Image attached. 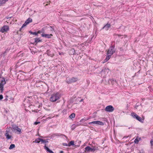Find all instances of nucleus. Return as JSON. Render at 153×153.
Segmentation results:
<instances>
[{"mask_svg": "<svg viewBox=\"0 0 153 153\" xmlns=\"http://www.w3.org/2000/svg\"><path fill=\"white\" fill-rule=\"evenodd\" d=\"M61 97L59 93L57 92L54 93L51 96L50 98V100L52 102H54L59 100Z\"/></svg>", "mask_w": 153, "mask_h": 153, "instance_id": "1", "label": "nucleus"}, {"mask_svg": "<svg viewBox=\"0 0 153 153\" xmlns=\"http://www.w3.org/2000/svg\"><path fill=\"white\" fill-rule=\"evenodd\" d=\"M78 80V78L76 77H73L72 78L68 77L66 78V81L68 83L71 84L76 82Z\"/></svg>", "mask_w": 153, "mask_h": 153, "instance_id": "2", "label": "nucleus"}, {"mask_svg": "<svg viewBox=\"0 0 153 153\" xmlns=\"http://www.w3.org/2000/svg\"><path fill=\"white\" fill-rule=\"evenodd\" d=\"M85 152H94L96 150H98V148L97 147L93 146L91 148L89 146H87L85 148Z\"/></svg>", "mask_w": 153, "mask_h": 153, "instance_id": "3", "label": "nucleus"}, {"mask_svg": "<svg viewBox=\"0 0 153 153\" xmlns=\"http://www.w3.org/2000/svg\"><path fill=\"white\" fill-rule=\"evenodd\" d=\"M114 45H111L109 48L107 52V54L112 55L115 52V49L114 48Z\"/></svg>", "mask_w": 153, "mask_h": 153, "instance_id": "4", "label": "nucleus"}, {"mask_svg": "<svg viewBox=\"0 0 153 153\" xmlns=\"http://www.w3.org/2000/svg\"><path fill=\"white\" fill-rule=\"evenodd\" d=\"M11 129L13 131H16L18 132L19 134H20L22 133L21 129L16 125H13L12 126Z\"/></svg>", "mask_w": 153, "mask_h": 153, "instance_id": "5", "label": "nucleus"}, {"mask_svg": "<svg viewBox=\"0 0 153 153\" xmlns=\"http://www.w3.org/2000/svg\"><path fill=\"white\" fill-rule=\"evenodd\" d=\"M105 110L107 112H112L114 111V108L112 105H109L105 107Z\"/></svg>", "mask_w": 153, "mask_h": 153, "instance_id": "6", "label": "nucleus"}, {"mask_svg": "<svg viewBox=\"0 0 153 153\" xmlns=\"http://www.w3.org/2000/svg\"><path fill=\"white\" fill-rule=\"evenodd\" d=\"M89 124H96L97 125H102L103 126L104 125V123L103 122L101 121H92L91 122H90L88 123Z\"/></svg>", "mask_w": 153, "mask_h": 153, "instance_id": "7", "label": "nucleus"}, {"mask_svg": "<svg viewBox=\"0 0 153 153\" xmlns=\"http://www.w3.org/2000/svg\"><path fill=\"white\" fill-rule=\"evenodd\" d=\"M9 30V27L8 26L4 25L1 28L0 31L2 33L7 32Z\"/></svg>", "mask_w": 153, "mask_h": 153, "instance_id": "8", "label": "nucleus"}, {"mask_svg": "<svg viewBox=\"0 0 153 153\" xmlns=\"http://www.w3.org/2000/svg\"><path fill=\"white\" fill-rule=\"evenodd\" d=\"M64 136L65 137H66V138L67 137L65 135L62 134H60V133L54 134L51 135V136L52 137H56V136Z\"/></svg>", "mask_w": 153, "mask_h": 153, "instance_id": "9", "label": "nucleus"}, {"mask_svg": "<svg viewBox=\"0 0 153 153\" xmlns=\"http://www.w3.org/2000/svg\"><path fill=\"white\" fill-rule=\"evenodd\" d=\"M111 26V25L110 24L108 23L107 24L105 25L101 29H105L106 30H107Z\"/></svg>", "mask_w": 153, "mask_h": 153, "instance_id": "10", "label": "nucleus"}, {"mask_svg": "<svg viewBox=\"0 0 153 153\" xmlns=\"http://www.w3.org/2000/svg\"><path fill=\"white\" fill-rule=\"evenodd\" d=\"M41 36L42 37H45L49 39L51 38V36H52V35L51 34H44V33H42L41 34Z\"/></svg>", "mask_w": 153, "mask_h": 153, "instance_id": "11", "label": "nucleus"}, {"mask_svg": "<svg viewBox=\"0 0 153 153\" xmlns=\"http://www.w3.org/2000/svg\"><path fill=\"white\" fill-rule=\"evenodd\" d=\"M108 82L109 84H111L112 85L115 84L116 83H117L116 81L115 80H114L113 79H111L108 80Z\"/></svg>", "mask_w": 153, "mask_h": 153, "instance_id": "12", "label": "nucleus"}, {"mask_svg": "<svg viewBox=\"0 0 153 153\" xmlns=\"http://www.w3.org/2000/svg\"><path fill=\"white\" fill-rule=\"evenodd\" d=\"M74 141L72 140L71 141L68 143V145L69 147H70L72 145L74 147H76V146L77 147L79 146L75 145L74 144Z\"/></svg>", "mask_w": 153, "mask_h": 153, "instance_id": "13", "label": "nucleus"}, {"mask_svg": "<svg viewBox=\"0 0 153 153\" xmlns=\"http://www.w3.org/2000/svg\"><path fill=\"white\" fill-rule=\"evenodd\" d=\"M44 148L47 151V152L50 153H54V152L51 150L48 147L46 146V144H45V146H44Z\"/></svg>", "mask_w": 153, "mask_h": 153, "instance_id": "14", "label": "nucleus"}, {"mask_svg": "<svg viewBox=\"0 0 153 153\" xmlns=\"http://www.w3.org/2000/svg\"><path fill=\"white\" fill-rule=\"evenodd\" d=\"M47 53L48 56L51 57H53L54 55V54L52 53H51V51L49 50H47Z\"/></svg>", "mask_w": 153, "mask_h": 153, "instance_id": "15", "label": "nucleus"}, {"mask_svg": "<svg viewBox=\"0 0 153 153\" xmlns=\"http://www.w3.org/2000/svg\"><path fill=\"white\" fill-rule=\"evenodd\" d=\"M136 119L142 123H143V122L144 120H143L142 118L138 115L137 116V117L136 118Z\"/></svg>", "mask_w": 153, "mask_h": 153, "instance_id": "16", "label": "nucleus"}, {"mask_svg": "<svg viewBox=\"0 0 153 153\" xmlns=\"http://www.w3.org/2000/svg\"><path fill=\"white\" fill-rule=\"evenodd\" d=\"M35 43H37L39 42H42V40L40 39L39 38H36L35 39Z\"/></svg>", "mask_w": 153, "mask_h": 153, "instance_id": "17", "label": "nucleus"}, {"mask_svg": "<svg viewBox=\"0 0 153 153\" xmlns=\"http://www.w3.org/2000/svg\"><path fill=\"white\" fill-rule=\"evenodd\" d=\"M5 136H6V138L7 139V140H9V139H11V136L9 135V134H8V132H6L5 134Z\"/></svg>", "mask_w": 153, "mask_h": 153, "instance_id": "18", "label": "nucleus"}, {"mask_svg": "<svg viewBox=\"0 0 153 153\" xmlns=\"http://www.w3.org/2000/svg\"><path fill=\"white\" fill-rule=\"evenodd\" d=\"M32 22V19L30 18H28L26 21H25V22L28 24H29L30 22Z\"/></svg>", "mask_w": 153, "mask_h": 153, "instance_id": "19", "label": "nucleus"}, {"mask_svg": "<svg viewBox=\"0 0 153 153\" xmlns=\"http://www.w3.org/2000/svg\"><path fill=\"white\" fill-rule=\"evenodd\" d=\"M41 139L39 138H38L35 139V141L33 142V143H39L40 141H41Z\"/></svg>", "mask_w": 153, "mask_h": 153, "instance_id": "20", "label": "nucleus"}, {"mask_svg": "<svg viewBox=\"0 0 153 153\" xmlns=\"http://www.w3.org/2000/svg\"><path fill=\"white\" fill-rule=\"evenodd\" d=\"M48 139H47L46 140L45 139H41V142L43 143H45V144H46V143H47L48 142Z\"/></svg>", "mask_w": 153, "mask_h": 153, "instance_id": "21", "label": "nucleus"}, {"mask_svg": "<svg viewBox=\"0 0 153 153\" xmlns=\"http://www.w3.org/2000/svg\"><path fill=\"white\" fill-rule=\"evenodd\" d=\"M131 116L134 118L136 119V118L137 117V116H138V115L137 114H136L134 113V112L132 113H131Z\"/></svg>", "mask_w": 153, "mask_h": 153, "instance_id": "22", "label": "nucleus"}, {"mask_svg": "<svg viewBox=\"0 0 153 153\" xmlns=\"http://www.w3.org/2000/svg\"><path fill=\"white\" fill-rule=\"evenodd\" d=\"M0 83H2V84L4 85L6 83V81H5V79L3 77L2 78V79L1 81V82Z\"/></svg>", "mask_w": 153, "mask_h": 153, "instance_id": "23", "label": "nucleus"}, {"mask_svg": "<svg viewBox=\"0 0 153 153\" xmlns=\"http://www.w3.org/2000/svg\"><path fill=\"white\" fill-rule=\"evenodd\" d=\"M4 85L2 84V83H0V90L1 91V92L3 90Z\"/></svg>", "mask_w": 153, "mask_h": 153, "instance_id": "24", "label": "nucleus"}, {"mask_svg": "<svg viewBox=\"0 0 153 153\" xmlns=\"http://www.w3.org/2000/svg\"><path fill=\"white\" fill-rule=\"evenodd\" d=\"M15 146L14 144H11L10 146L9 147V149H11L14 148H15Z\"/></svg>", "mask_w": 153, "mask_h": 153, "instance_id": "25", "label": "nucleus"}, {"mask_svg": "<svg viewBox=\"0 0 153 153\" xmlns=\"http://www.w3.org/2000/svg\"><path fill=\"white\" fill-rule=\"evenodd\" d=\"M29 33H30L31 34H32L33 35H37V32H32L31 31H29Z\"/></svg>", "mask_w": 153, "mask_h": 153, "instance_id": "26", "label": "nucleus"}, {"mask_svg": "<svg viewBox=\"0 0 153 153\" xmlns=\"http://www.w3.org/2000/svg\"><path fill=\"white\" fill-rule=\"evenodd\" d=\"M108 55L107 56L106 59V61H108L110 59L111 56V55L110 54H108Z\"/></svg>", "mask_w": 153, "mask_h": 153, "instance_id": "27", "label": "nucleus"}, {"mask_svg": "<svg viewBox=\"0 0 153 153\" xmlns=\"http://www.w3.org/2000/svg\"><path fill=\"white\" fill-rule=\"evenodd\" d=\"M75 114L74 113H72L70 116V117L71 118H74L75 117Z\"/></svg>", "mask_w": 153, "mask_h": 153, "instance_id": "28", "label": "nucleus"}, {"mask_svg": "<svg viewBox=\"0 0 153 153\" xmlns=\"http://www.w3.org/2000/svg\"><path fill=\"white\" fill-rule=\"evenodd\" d=\"M50 27L51 28V31H54V28H53V26H49L48 27V28H50Z\"/></svg>", "mask_w": 153, "mask_h": 153, "instance_id": "29", "label": "nucleus"}, {"mask_svg": "<svg viewBox=\"0 0 153 153\" xmlns=\"http://www.w3.org/2000/svg\"><path fill=\"white\" fill-rule=\"evenodd\" d=\"M139 140H138V139H137V138H136L134 141V143H138V142H139Z\"/></svg>", "mask_w": 153, "mask_h": 153, "instance_id": "30", "label": "nucleus"}, {"mask_svg": "<svg viewBox=\"0 0 153 153\" xmlns=\"http://www.w3.org/2000/svg\"><path fill=\"white\" fill-rule=\"evenodd\" d=\"M62 145L64 146H69L68 145V144L65 143H63L62 144Z\"/></svg>", "mask_w": 153, "mask_h": 153, "instance_id": "31", "label": "nucleus"}, {"mask_svg": "<svg viewBox=\"0 0 153 153\" xmlns=\"http://www.w3.org/2000/svg\"><path fill=\"white\" fill-rule=\"evenodd\" d=\"M6 1V0H3L1 1V2H2V4H4L6 3V1Z\"/></svg>", "mask_w": 153, "mask_h": 153, "instance_id": "32", "label": "nucleus"}, {"mask_svg": "<svg viewBox=\"0 0 153 153\" xmlns=\"http://www.w3.org/2000/svg\"><path fill=\"white\" fill-rule=\"evenodd\" d=\"M27 25V24H26L25 22L24 23V24L22 25V28H23L26 25Z\"/></svg>", "mask_w": 153, "mask_h": 153, "instance_id": "33", "label": "nucleus"}, {"mask_svg": "<svg viewBox=\"0 0 153 153\" xmlns=\"http://www.w3.org/2000/svg\"><path fill=\"white\" fill-rule=\"evenodd\" d=\"M10 15H9L7 17V19H10L12 17V16Z\"/></svg>", "mask_w": 153, "mask_h": 153, "instance_id": "34", "label": "nucleus"}, {"mask_svg": "<svg viewBox=\"0 0 153 153\" xmlns=\"http://www.w3.org/2000/svg\"><path fill=\"white\" fill-rule=\"evenodd\" d=\"M39 123H40V122H35L34 123V124L35 125H36L39 124Z\"/></svg>", "mask_w": 153, "mask_h": 153, "instance_id": "35", "label": "nucleus"}, {"mask_svg": "<svg viewBox=\"0 0 153 153\" xmlns=\"http://www.w3.org/2000/svg\"><path fill=\"white\" fill-rule=\"evenodd\" d=\"M3 98V96L2 94L0 95V100L2 99Z\"/></svg>", "mask_w": 153, "mask_h": 153, "instance_id": "36", "label": "nucleus"}, {"mask_svg": "<svg viewBox=\"0 0 153 153\" xmlns=\"http://www.w3.org/2000/svg\"><path fill=\"white\" fill-rule=\"evenodd\" d=\"M120 51H123V49L122 47H121L120 48Z\"/></svg>", "mask_w": 153, "mask_h": 153, "instance_id": "37", "label": "nucleus"}, {"mask_svg": "<svg viewBox=\"0 0 153 153\" xmlns=\"http://www.w3.org/2000/svg\"><path fill=\"white\" fill-rule=\"evenodd\" d=\"M73 100V99H70V100H69V101L70 102V103H73V102L72 101V100Z\"/></svg>", "mask_w": 153, "mask_h": 153, "instance_id": "38", "label": "nucleus"}, {"mask_svg": "<svg viewBox=\"0 0 153 153\" xmlns=\"http://www.w3.org/2000/svg\"><path fill=\"white\" fill-rule=\"evenodd\" d=\"M83 121H86V120H85V119H81V120H80V122H82Z\"/></svg>", "mask_w": 153, "mask_h": 153, "instance_id": "39", "label": "nucleus"}, {"mask_svg": "<svg viewBox=\"0 0 153 153\" xmlns=\"http://www.w3.org/2000/svg\"><path fill=\"white\" fill-rule=\"evenodd\" d=\"M42 32L41 31H40V30H39L37 32V35L38 33H40Z\"/></svg>", "mask_w": 153, "mask_h": 153, "instance_id": "40", "label": "nucleus"}, {"mask_svg": "<svg viewBox=\"0 0 153 153\" xmlns=\"http://www.w3.org/2000/svg\"><path fill=\"white\" fill-rule=\"evenodd\" d=\"M6 98L4 100L7 101L8 100V99L7 98L8 97V96H6Z\"/></svg>", "mask_w": 153, "mask_h": 153, "instance_id": "41", "label": "nucleus"}, {"mask_svg": "<svg viewBox=\"0 0 153 153\" xmlns=\"http://www.w3.org/2000/svg\"><path fill=\"white\" fill-rule=\"evenodd\" d=\"M108 61H106V59H105L104 60V62H103V63H105V62H107Z\"/></svg>", "mask_w": 153, "mask_h": 153, "instance_id": "42", "label": "nucleus"}, {"mask_svg": "<svg viewBox=\"0 0 153 153\" xmlns=\"http://www.w3.org/2000/svg\"><path fill=\"white\" fill-rule=\"evenodd\" d=\"M2 2H1V1H0V6L2 4Z\"/></svg>", "mask_w": 153, "mask_h": 153, "instance_id": "43", "label": "nucleus"}, {"mask_svg": "<svg viewBox=\"0 0 153 153\" xmlns=\"http://www.w3.org/2000/svg\"><path fill=\"white\" fill-rule=\"evenodd\" d=\"M63 151H61L60 152V153H63Z\"/></svg>", "mask_w": 153, "mask_h": 153, "instance_id": "44", "label": "nucleus"}, {"mask_svg": "<svg viewBox=\"0 0 153 153\" xmlns=\"http://www.w3.org/2000/svg\"><path fill=\"white\" fill-rule=\"evenodd\" d=\"M22 27H21V28L19 30V31H21V30L22 29Z\"/></svg>", "mask_w": 153, "mask_h": 153, "instance_id": "45", "label": "nucleus"}, {"mask_svg": "<svg viewBox=\"0 0 153 153\" xmlns=\"http://www.w3.org/2000/svg\"><path fill=\"white\" fill-rule=\"evenodd\" d=\"M50 1H48V2H47V3L48 4H49V3H50Z\"/></svg>", "mask_w": 153, "mask_h": 153, "instance_id": "46", "label": "nucleus"}, {"mask_svg": "<svg viewBox=\"0 0 153 153\" xmlns=\"http://www.w3.org/2000/svg\"><path fill=\"white\" fill-rule=\"evenodd\" d=\"M83 100V99H82L80 101V102H82V101Z\"/></svg>", "mask_w": 153, "mask_h": 153, "instance_id": "47", "label": "nucleus"}, {"mask_svg": "<svg viewBox=\"0 0 153 153\" xmlns=\"http://www.w3.org/2000/svg\"><path fill=\"white\" fill-rule=\"evenodd\" d=\"M94 113H95V114H96V112H94Z\"/></svg>", "mask_w": 153, "mask_h": 153, "instance_id": "48", "label": "nucleus"}, {"mask_svg": "<svg viewBox=\"0 0 153 153\" xmlns=\"http://www.w3.org/2000/svg\"><path fill=\"white\" fill-rule=\"evenodd\" d=\"M103 70H102V72H103Z\"/></svg>", "mask_w": 153, "mask_h": 153, "instance_id": "49", "label": "nucleus"}, {"mask_svg": "<svg viewBox=\"0 0 153 153\" xmlns=\"http://www.w3.org/2000/svg\"><path fill=\"white\" fill-rule=\"evenodd\" d=\"M20 53H21V52H20L19 53H18V54H19Z\"/></svg>", "mask_w": 153, "mask_h": 153, "instance_id": "50", "label": "nucleus"}, {"mask_svg": "<svg viewBox=\"0 0 153 153\" xmlns=\"http://www.w3.org/2000/svg\"><path fill=\"white\" fill-rule=\"evenodd\" d=\"M78 153H84V152H83V153H82V152H80V153H79V152H78Z\"/></svg>", "mask_w": 153, "mask_h": 153, "instance_id": "51", "label": "nucleus"}, {"mask_svg": "<svg viewBox=\"0 0 153 153\" xmlns=\"http://www.w3.org/2000/svg\"><path fill=\"white\" fill-rule=\"evenodd\" d=\"M80 143H81V141H79Z\"/></svg>", "mask_w": 153, "mask_h": 153, "instance_id": "52", "label": "nucleus"}, {"mask_svg": "<svg viewBox=\"0 0 153 153\" xmlns=\"http://www.w3.org/2000/svg\"><path fill=\"white\" fill-rule=\"evenodd\" d=\"M118 35V36H120V35Z\"/></svg>", "mask_w": 153, "mask_h": 153, "instance_id": "53", "label": "nucleus"}, {"mask_svg": "<svg viewBox=\"0 0 153 153\" xmlns=\"http://www.w3.org/2000/svg\"><path fill=\"white\" fill-rule=\"evenodd\" d=\"M5 111H6V112H7V111H6V110Z\"/></svg>", "mask_w": 153, "mask_h": 153, "instance_id": "54", "label": "nucleus"}, {"mask_svg": "<svg viewBox=\"0 0 153 153\" xmlns=\"http://www.w3.org/2000/svg\"><path fill=\"white\" fill-rule=\"evenodd\" d=\"M6 0V1H8V0Z\"/></svg>", "mask_w": 153, "mask_h": 153, "instance_id": "55", "label": "nucleus"}]
</instances>
